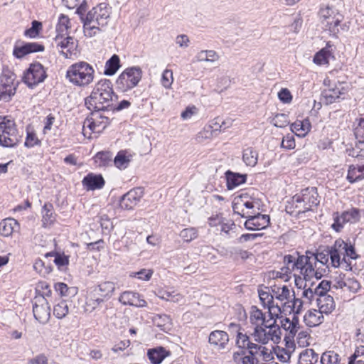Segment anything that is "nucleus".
Here are the masks:
<instances>
[{
	"label": "nucleus",
	"instance_id": "f257e3e1",
	"mask_svg": "<svg viewBox=\"0 0 364 364\" xmlns=\"http://www.w3.org/2000/svg\"><path fill=\"white\" fill-rule=\"evenodd\" d=\"M117 98L109 80L102 79L95 85L90 96L85 98V104L90 110L91 117H87L84 122L83 128L87 127L92 132H100L97 128L104 129L109 124V118L101 114L102 111L112 109V102Z\"/></svg>",
	"mask_w": 364,
	"mask_h": 364
},
{
	"label": "nucleus",
	"instance_id": "f03ea898",
	"mask_svg": "<svg viewBox=\"0 0 364 364\" xmlns=\"http://www.w3.org/2000/svg\"><path fill=\"white\" fill-rule=\"evenodd\" d=\"M112 13V7L107 3H100L93 7L83 17V27L86 36L92 37L100 31V26L104 27L108 23Z\"/></svg>",
	"mask_w": 364,
	"mask_h": 364
},
{
	"label": "nucleus",
	"instance_id": "7ed1b4c3",
	"mask_svg": "<svg viewBox=\"0 0 364 364\" xmlns=\"http://www.w3.org/2000/svg\"><path fill=\"white\" fill-rule=\"evenodd\" d=\"M329 247L331 253V267L337 268L343 266L346 270H351L350 259H356L359 257L354 245L342 239H338Z\"/></svg>",
	"mask_w": 364,
	"mask_h": 364
},
{
	"label": "nucleus",
	"instance_id": "20e7f679",
	"mask_svg": "<svg viewBox=\"0 0 364 364\" xmlns=\"http://www.w3.org/2000/svg\"><path fill=\"white\" fill-rule=\"evenodd\" d=\"M299 328V319L296 316L290 320L287 317L284 318L282 315L279 316L274 311V343H279L281 336L284 335L286 347L292 348L293 338Z\"/></svg>",
	"mask_w": 364,
	"mask_h": 364
},
{
	"label": "nucleus",
	"instance_id": "39448f33",
	"mask_svg": "<svg viewBox=\"0 0 364 364\" xmlns=\"http://www.w3.org/2000/svg\"><path fill=\"white\" fill-rule=\"evenodd\" d=\"M271 320H266L262 311L257 306L251 307L250 321L256 326L253 334L256 341L267 343L269 341H273V322Z\"/></svg>",
	"mask_w": 364,
	"mask_h": 364
},
{
	"label": "nucleus",
	"instance_id": "423d86ee",
	"mask_svg": "<svg viewBox=\"0 0 364 364\" xmlns=\"http://www.w3.org/2000/svg\"><path fill=\"white\" fill-rule=\"evenodd\" d=\"M94 75L92 66L87 62L80 61L68 67L65 77L73 85L84 87L92 82Z\"/></svg>",
	"mask_w": 364,
	"mask_h": 364
},
{
	"label": "nucleus",
	"instance_id": "0eeeda50",
	"mask_svg": "<svg viewBox=\"0 0 364 364\" xmlns=\"http://www.w3.org/2000/svg\"><path fill=\"white\" fill-rule=\"evenodd\" d=\"M23 137L16 128L14 120L0 117V146L6 148L16 146Z\"/></svg>",
	"mask_w": 364,
	"mask_h": 364
},
{
	"label": "nucleus",
	"instance_id": "6e6552de",
	"mask_svg": "<svg viewBox=\"0 0 364 364\" xmlns=\"http://www.w3.org/2000/svg\"><path fill=\"white\" fill-rule=\"evenodd\" d=\"M260 201L248 192L242 193L234 198L232 210L235 214L242 218L250 216L259 210Z\"/></svg>",
	"mask_w": 364,
	"mask_h": 364
},
{
	"label": "nucleus",
	"instance_id": "1a4fd4ad",
	"mask_svg": "<svg viewBox=\"0 0 364 364\" xmlns=\"http://www.w3.org/2000/svg\"><path fill=\"white\" fill-rule=\"evenodd\" d=\"M278 257L279 256H277ZM280 257L282 259L283 265L278 267L279 270L276 272V277L287 282L289 280L291 275L294 273L296 284L298 285L297 270L299 266L304 263L303 260L306 259L304 255H299L298 254L296 255H287L284 257L280 256Z\"/></svg>",
	"mask_w": 364,
	"mask_h": 364
},
{
	"label": "nucleus",
	"instance_id": "9d476101",
	"mask_svg": "<svg viewBox=\"0 0 364 364\" xmlns=\"http://www.w3.org/2000/svg\"><path fill=\"white\" fill-rule=\"evenodd\" d=\"M142 70L139 66L126 68L116 80L117 88L122 92H127L137 86L142 78Z\"/></svg>",
	"mask_w": 364,
	"mask_h": 364
},
{
	"label": "nucleus",
	"instance_id": "9b49d317",
	"mask_svg": "<svg viewBox=\"0 0 364 364\" xmlns=\"http://www.w3.org/2000/svg\"><path fill=\"white\" fill-rule=\"evenodd\" d=\"M320 21L325 28L333 36H336L341 28V23L343 16L337 11L326 6L319 11Z\"/></svg>",
	"mask_w": 364,
	"mask_h": 364
},
{
	"label": "nucleus",
	"instance_id": "f8f14e48",
	"mask_svg": "<svg viewBox=\"0 0 364 364\" xmlns=\"http://www.w3.org/2000/svg\"><path fill=\"white\" fill-rule=\"evenodd\" d=\"M18 82L16 75L9 69H4L0 75V101L10 102L16 92Z\"/></svg>",
	"mask_w": 364,
	"mask_h": 364
},
{
	"label": "nucleus",
	"instance_id": "ddd939ff",
	"mask_svg": "<svg viewBox=\"0 0 364 364\" xmlns=\"http://www.w3.org/2000/svg\"><path fill=\"white\" fill-rule=\"evenodd\" d=\"M47 77L45 68L38 62L30 64L28 68L24 72L23 81L30 88H33Z\"/></svg>",
	"mask_w": 364,
	"mask_h": 364
},
{
	"label": "nucleus",
	"instance_id": "4468645a",
	"mask_svg": "<svg viewBox=\"0 0 364 364\" xmlns=\"http://www.w3.org/2000/svg\"><path fill=\"white\" fill-rule=\"evenodd\" d=\"M317 188L309 187L301 191L300 194H296L292 198L293 203H304L303 210H312L316 207L320 200L318 198Z\"/></svg>",
	"mask_w": 364,
	"mask_h": 364
},
{
	"label": "nucleus",
	"instance_id": "2eb2a0df",
	"mask_svg": "<svg viewBox=\"0 0 364 364\" xmlns=\"http://www.w3.org/2000/svg\"><path fill=\"white\" fill-rule=\"evenodd\" d=\"M306 259H304V263L299 266L297 270V276L299 280H301V277L306 281L311 280L313 278L319 279L323 277V273L319 269H316V265L311 260V257L308 255H304Z\"/></svg>",
	"mask_w": 364,
	"mask_h": 364
},
{
	"label": "nucleus",
	"instance_id": "dca6fc26",
	"mask_svg": "<svg viewBox=\"0 0 364 364\" xmlns=\"http://www.w3.org/2000/svg\"><path fill=\"white\" fill-rule=\"evenodd\" d=\"M33 304V314L35 319L40 323H46L50 318V306L43 296H35Z\"/></svg>",
	"mask_w": 364,
	"mask_h": 364
},
{
	"label": "nucleus",
	"instance_id": "f3484780",
	"mask_svg": "<svg viewBox=\"0 0 364 364\" xmlns=\"http://www.w3.org/2000/svg\"><path fill=\"white\" fill-rule=\"evenodd\" d=\"M346 92L343 84L340 82L328 85V87L322 92L323 102L326 105H331L337 100L343 98L342 97Z\"/></svg>",
	"mask_w": 364,
	"mask_h": 364
},
{
	"label": "nucleus",
	"instance_id": "a211bd4d",
	"mask_svg": "<svg viewBox=\"0 0 364 364\" xmlns=\"http://www.w3.org/2000/svg\"><path fill=\"white\" fill-rule=\"evenodd\" d=\"M144 195L141 188H136L124 194L119 200V205L122 209L132 210L140 201Z\"/></svg>",
	"mask_w": 364,
	"mask_h": 364
},
{
	"label": "nucleus",
	"instance_id": "6ab92c4d",
	"mask_svg": "<svg viewBox=\"0 0 364 364\" xmlns=\"http://www.w3.org/2000/svg\"><path fill=\"white\" fill-rule=\"evenodd\" d=\"M247 220L245 223V227L250 230H261L267 226L270 222L269 216L262 215L259 210L255 214H250V216H245Z\"/></svg>",
	"mask_w": 364,
	"mask_h": 364
},
{
	"label": "nucleus",
	"instance_id": "aec40b11",
	"mask_svg": "<svg viewBox=\"0 0 364 364\" xmlns=\"http://www.w3.org/2000/svg\"><path fill=\"white\" fill-rule=\"evenodd\" d=\"M44 50V46L37 42L23 43L21 46L16 44L14 46L13 55L16 58H22L28 54L42 52Z\"/></svg>",
	"mask_w": 364,
	"mask_h": 364
},
{
	"label": "nucleus",
	"instance_id": "412c9836",
	"mask_svg": "<svg viewBox=\"0 0 364 364\" xmlns=\"http://www.w3.org/2000/svg\"><path fill=\"white\" fill-rule=\"evenodd\" d=\"M292 296H294V292H293ZM303 303L301 299L294 297L292 300L285 301L282 306H279L278 303L274 304V309H277L280 314H291V312L299 314L302 310Z\"/></svg>",
	"mask_w": 364,
	"mask_h": 364
},
{
	"label": "nucleus",
	"instance_id": "4be33fe9",
	"mask_svg": "<svg viewBox=\"0 0 364 364\" xmlns=\"http://www.w3.org/2000/svg\"><path fill=\"white\" fill-rule=\"evenodd\" d=\"M119 301L123 305L133 306L136 307H145L147 302L137 292L125 291L119 297Z\"/></svg>",
	"mask_w": 364,
	"mask_h": 364
},
{
	"label": "nucleus",
	"instance_id": "5701e85b",
	"mask_svg": "<svg viewBox=\"0 0 364 364\" xmlns=\"http://www.w3.org/2000/svg\"><path fill=\"white\" fill-rule=\"evenodd\" d=\"M115 289L116 284L114 282L104 281L92 287L90 289L106 301L112 296Z\"/></svg>",
	"mask_w": 364,
	"mask_h": 364
},
{
	"label": "nucleus",
	"instance_id": "b1692460",
	"mask_svg": "<svg viewBox=\"0 0 364 364\" xmlns=\"http://www.w3.org/2000/svg\"><path fill=\"white\" fill-rule=\"evenodd\" d=\"M82 183L87 191H95L102 188L105 181L101 174L90 173L83 178Z\"/></svg>",
	"mask_w": 364,
	"mask_h": 364
},
{
	"label": "nucleus",
	"instance_id": "393cba45",
	"mask_svg": "<svg viewBox=\"0 0 364 364\" xmlns=\"http://www.w3.org/2000/svg\"><path fill=\"white\" fill-rule=\"evenodd\" d=\"M225 174L228 190H232L247 181V174L235 173L230 170L227 171Z\"/></svg>",
	"mask_w": 364,
	"mask_h": 364
},
{
	"label": "nucleus",
	"instance_id": "a878e982",
	"mask_svg": "<svg viewBox=\"0 0 364 364\" xmlns=\"http://www.w3.org/2000/svg\"><path fill=\"white\" fill-rule=\"evenodd\" d=\"M20 225L14 218H8L0 223V233L4 237H9L14 232H18Z\"/></svg>",
	"mask_w": 364,
	"mask_h": 364
},
{
	"label": "nucleus",
	"instance_id": "bb28decb",
	"mask_svg": "<svg viewBox=\"0 0 364 364\" xmlns=\"http://www.w3.org/2000/svg\"><path fill=\"white\" fill-rule=\"evenodd\" d=\"M228 341V334L224 331H213L209 336V343L211 345L218 346L219 349H224Z\"/></svg>",
	"mask_w": 364,
	"mask_h": 364
},
{
	"label": "nucleus",
	"instance_id": "cd10ccee",
	"mask_svg": "<svg viewBox=\"0 0 364 364\" xmlns=\"http://www.w3.org/2000/svg\"><path fill=\"white\" fill-rule=\"evenodd\" d=\"M323 313L316 309L309 310L304 316V321L306 326L314 327L323 322Z\"/></svg>",
	"mask_w": 364,
	"mask_h": 364
},
{
	"label": "nucleus",
	"instance_id": "c85d7f7f",
	"mask_svg": "<svg viewBox=\"0 0 364 364\" xmlns=\"http://www.w3.org/2000/svg\"><path fill=\"white\" fill-rule=\"evenodd\" d=\"M105 301L103 299L90 289L86 296L85 311L92 312L100 308Z\"/></svg>",
	"mask_w": 364,
	"mask_h": 364
},
{
	"label": "nucleus",
	"instance_id": "c756f323",
	"mask_svg": "<svg viewBox=\"0 0 364 364\" xmlns=\"http://www.w3.org/2000/svg\"><path fill=\"white\" fill-rule=\"evenodd\" d=\"M170 355V351L166 350L164 347L149 349L147 352V356L152 364H160Z\"/></svg>",
	"mask_w": 364,
	"mask_h": 364
},
{
	"label": "nucleus",
	"instance_id": "7c9ffc66",
	"mask_svg": "<svg viewBox=\"0 0 364 364\" xmlns=\"http://www.w3.org/2000/svg\"><path fill=\"white\" fill-rule=\"evenodd\" d=\"M153 323L160 330L168 332L173 327L172 319L167 314H155L152 317Z\"/></svg>",
	"mask_w": 364,
	"mask_h": 364
},
{
	"label": "nucleus",
	"instance_id": "2f4dec72",
	"mask_svg": "<svg viewBox=\"0 0 364 364\" xmlns=\"http://www.w3.org/2000/svg\"><path fill=\"white\" fill-rule=\"evenodd\" d=\"M306 255L311 257V260L316 264V262L321 263L322 264H327L328 267L329 259L331 260L330 264L331 265V253L330 247L327 246L325 249L321 251H318L316 253L311 252H306Z\"/></svg>",
	"mask_w": 364,
	"mask_h": 364
},
{
	"label": "nucleus",
	"instance_id": "473e14b6",
	"mask_svg": "<svg viewBox=\"0 0 364 364\" xmlns=\"http://www.w3.org/2000/svg\"><path fill=\"white\" fill-rule=\"evenodd\" d=\"M311 129V124L308 119L296 120L291 125V130L296 136L304 137Z\"/></svg>",
	"mask_w": 364,
	"mask_h": 364
},
{
	"label": "nucleus",
	"instance_id": "72a5a7b5",
	"mask_svg": "<svg viewBox=\"0 0 364 364\" xmlns=\"http://www.w3.org/2000/svg\"><path fill=\"white\" fill-rule=\"evenodd\" d=\"M316 301L318 310L323 314H328L335 309V302L331 295L318 298Z\"/></svg>",
	"mask_w": 364,
	"mask_h": 364
},
{
	"label": "nucleus",
	"instance_id": "f704fd0d",
	"mask_svg": "<svg viewBox=\"0 0 364 364\" xmlns=\"http://www.w3.org/2000/svg\"><path fill=\"white\" fill-rule=\"evenodd\" d=\"M265 289L269 290V287H265ZM258 294L260 301L264 307L268 309L269 317L273 319V313L272 309L273 308V295L269 291H265L262 289H258Z\"/></svg>",
	"mask_w": 364,
	"mask_h": 364
},
{
	"label": "nucleus",
	"instance_id": "c9c22d12",
	"mask_svg": "<svg viewBox=\"0 0 364 364\" xmlns=\"http://www.w3.org/2000/svg\"><path fill=\"white\" fill-rule=\"evenodd\" d=\"M63 36V33H58L53 40L57 47H60L62 49H67V51L71 53L72 50L76 47L74 38L70 36L64 38Z\"/></svg>",
	"mask_w": 364,
	"mask_h": 364
},
{
	"label": "nucleus",
	"instance_id": "e433bc0d",
	"mask_svg": "<svg viewBox=\"0 0 364 364\" xmlns=\"http://www.w3.org/2000/svg\"><path fill=\"white\" fill-rule=\"evenodd\" d=\"M318 354L311 348L304 350L299 356L298 364H316Z\"/></svg>",
	"mask_w": 364,
	"mask_h": 364
},
{
	"label": "nucleus",
	"instance_id": "4c0bfd02",
	"mask_svg": "<svg viewBox=\"0 0 364 364\" xmlns=\"http://www.w3.org/2000/svg\"><path fill=\"white\" fill-rule=\"evenodd\" d=\"M120 66L119 57L117 55L114 54L105 63L104 74L107 76H112L117 72Z\"/></svg>",
	"mask_w": 364,
	"mask_h": 364
},
{
	"label": "nucleus",
	"instance_id": "58836bf2",
	"mask_svg": "<svg viewBox=\"0 0 364 364\" xmlns=\"http://www.w3.org/2000/svg\"><path fill=\"white\" fill-rule=\"evenodd\" d=\"M53 206L51 203H45L42 208V223L43 227H47L52 225L55 220V215H53Z\"/></svg>",
	"mask_w": 364,
	"mask_h": 364
},
{
	"label": "nucleus",
	"instance_id": "ea45409f",
	"mask_svg": "<svg viewBox=\"0 0 364 364\" xmlns=\"http://www.w3.org/2000/svg\"><path fill=\"white\" fill-rule=\"evenodd\" d=\"M94 159L98 166H109L112 163V154L108 151H100L95 154Z\"/></svg>",
	"mask_w": 364,
	"mask_h": 364
},
{
	"label": "nucleus",
	"instance_id": "a19ab883",
	"mask_svg": "<svg viewBox=\"0 0 364 364\" xmlns=\"http://www.w3.org/2000/svg\"><path fill=\"white\" fill-rule=\"evenodd\" d=\"M242 159L249 166H255L258 160V154L252 147H247L243 150Z\"/></svg>",
	"mask_w": 364,
	"mask_h": 364
},
{
	"label": "nucleus",
	"instance_id": "79ce46f5",
	"mask_svg": "<svg viewBox=\"0 0 364 364\" xmlns=\"http://www.w3.org/2000/svg\"><path fill=\"white\" fill-rule=\"evenodd\" d=\"M130 157L131 156L127 155L126 151L121 150L114 157L113 160L114 164L119 169H124L129 166L131 161Z\"/></svg>",
	"mask_w": 364,
	"mask_h": 364
},
{
	"label": "nucleus",
	"instance_id": "37998d69",
	"mask_svg": "<svg viewBox=\"0 0 364 364\" xmlns=\"http://www.w3.org/2000/svg\"><path fill=\"white\" fill-rule=\"evenodd\" d=\"M54 289L56 292L61 296L70 297L75 296L77 289L75 287H68V286L63 282H58L55 284Z\"/></svg>",
	"mask_w": 364,
	"mask_h": 364
},
{
	"label": "nucleus",
	"instance_id": "c03bdc74",
	"mask_svg": "<svg viewBox=\"0 0 364 364\" xmlns=\"http://www.w3.org/2000/svg\"><path fill=\"white\" fill-rule=\"evenodd\" d=\"M26 148L31 149L36 146H41V141L38 138L36 132L30 129V127H26V136L24 142Z\"/></svg>",
	"mask_w": 364,
	"mask_h": 364
},
{
	"label": "nucleus",
	"instance_id": "a18cd8bd",
	"mask_svg": "<svg viewBox=\"0 0 364 364\" xmlns=\"http://www.w3.org/2000/svg\"><path fill=\"white\" fill-rule=\"evenodd\" d=\"M69 312V307L66 300H61L53 306V314L59 319L65 318Z\"/></svg>",
	"mask_w": 364,
	"mask_h": 364
},
{
	"label": "nucleus",
	"instance_id": "49530a36",
	"mask_svg": "<svg viewBox=\"0 0 364 364\" xmlns=\"http://www.w3.org/2000/svg\"><path fill=\"white\" fill-rule=\"evenodd\" d=\"M197 61L215 62L219 59V55L215 50H201L196 55Z\"/></svg>",
	"mask_w": 364,
	"mask_h": 364
},
{
	"label": "nucleus",
	"instance_id": "de8ad7c7",
	"mask_svg": "<svg viewBox=\"0 0 364 364\" xmlns=\"http://www.w3.org/2000/svg\"><path fill=\"white\" fill-rule=\"evenodd\" d=\"M330 288L331 282L327 280H322L314 289H313V292L316 299L323 297L324 296H328V294L327 292L329 291Z\"/></svg>",
	"mask_w": 364,
	"mask_h": 364
},
{
	"label": "nucleus",
	"instance_id": "09e8293b",
	"mask_svg": "<svg viewBox=\"0 0 364 364\" xmlns=\"http://www.w3.org/2000/svg\"><path fill=\"white\" fill-rule=\"evenodd\" d=\"M321 364H339L340 355L332 350L324 352L321 356Z\"/></svg>",
	"mask_w": 364,
	"mask_h": 364
},
{
	"label": "nucleus",
	"instance_id": "8fccbe9b",
	"mask_svg": "<svg viewBox=\"0 0 364 364\" xmlns=\"http://www.w3.org/2000/svg\"><path fill=\"white\" fill-rule=\"evenodd\" d=\"M342 215L343 221H346L350 223H355L360 219V210L354 208L344 211Z\"/></svg>",
	"mask_w": 364,
	"mask_h": 364
},
{
	"label": "nucleus",
	"instance_id": "3c124183",
	"mask_svg": "<svg viewBox=\"0 0 364 364\" xmlns=\"http://www.w3.org/2000/svg\"><path fill=\"white\" fill-rule=\"evenodd\" d=\"M292 348H280L279 346L274 347V355H277L278 360L283 363H288L291 357V349Z\"/></svg>",
	"mask_w": 364,
	"mask_h": 364
},
{
	"label": "nucleus",
	"instance_id": "603ef678",
	"mask_svg": "<svg viewBox=\"0 0 364 364\" xmlns=\"http://www.w3.org/2000/svg\"><path fill=\"white\" fill-rule=\"evenodd\" d=\"M41 29V22L34 20L31 23V27L25 30L24 36L31 38H35L39 36Z\"/></svg>",
	"mask_w": 364,
	"mask_h": 364
},
{
	"label": "nucleus",
	"instance_id": "864d4df0",
	"mask_svg": "<svg viewBox=\"0 0 364 364\" xmlns=\"http://www.w3.org/2000/svg\"><path fill=\"white\" fill-rule=\"evenodd\" d=\"M348 155L360 159H364V139L357 140L355 147L349 150Z\"/></svg>",
	"mask_w": 364,
	"mask_h": 364
},
{
	"label": "nucleus",
	"instance_id": "5fc2aeb1",
	"mask_svg": "<svg viewBox=\"0 0 364 364\" xmlns=\"http://www.w3.org/2000/svg\"><path fill=\"white\" fill-rule=\"evenodd\" d=\"M330 55V51L326 48H323L316 53L313 61L314 63L319 65L327 64L328 63V58Z\"/></svg>",
	"mask_w": 364,
	"mask_h": 364
},
{
	"label": "nucleus",
	"instance_id": "6e6d98bb",
	"mask_svg": "<svg viewBox=\"0 0 364 364\" xmlns=\"http://www.w3.org/2000/svg\"><path fill=\"white\" fill-rule=\"evenodd\" d=\"M198 230L195 228H188L182 230L179 234L184 242H189L198 237Z\"/></svg>",
	"mask_w": 364,
	"mask_h": 364
},
{
	"label": "nucleus",
	"instance_id": "4d7b16f0",
	"mask_svg": "<svg viewBox=\"0 0 364 364\" xmlns=\"http://www.w3.org/2000/svg\"><path fill=\"white\" fill-rule=\"evenodd\" d=\"M36 296H50L52 291L49 284L46 282H40L36 288Z\"/></svg>",
	"mask_w": 364,
	"mask_h": 364
},
{
	"label": "nucleus",
	"instance_id": "13d9d810",
	"mask_svg": "<svg viewBox=\"0 0 364 364\" xmlns=\"http://www.w3.org/2000/svg\"><path fill=\"white\" fill-rule=\"evenodd\" d=\"M159 296L162 299L173 302H178L182 299L181 294L176 293L174 291L167 290L160 291Z\"/></svg>",
	"mask_w": 364,
	"mask_h": 364
},
{
	"label": "nucleus",
	"instance_id": "bf43d9fd",
	"mask_svg": "<svg viewBox=\"0 0 364 364\" xmlns=\"http://www.w3.org/2000/svg\"><path fill=\"white\" fill-rule=\"evenodd\" d=\"M304 203H289V205H287L286 206V211L291 214V215H293L294 213H295L296 215V214H300V213H304L306 212H307L308 210H303V208H304Z\"/></svg>",
	"mask_w": 364,
	"mask_h": 364
},
{
	"label": "nucleus",
	"instance_id": "052dcab7",
	"mask_svg": "<svg viewBox=\"0 0 364 364\" xmlns=\"http://www.w3.org/2000/svg\"><path fill=\"white\" fill-rule=\"evenodd\" d=\"M236 345L239 348L248 349L249 346L251 345L249 336L242 333H238L236 338Z\"/></svg>",
	"mask_w": 364,
	"mask_h": 364
},
{
	"label": "nucleus",
	"instance_id": "680f3d73",
	"mask_svg": "<svg viewBox=\"0 0 364 364\" xmlns=\"http://www.w3.org/2000/svg\"><path fill=\"white\" fill-rule=\"evenodd\" d=\"M70 19L68 16L61 14L59 18V22L56 26V32L58 33H63L66 31L70 27Z\"/></svg>",
	"mask_w": 364,
	"mask_h": 364
},
{
	"label": "nucleus",
	"instance_id": "e2e57ef3",
	"mask_svg": "<svg viewBox=\"0 0 364 364\" xmlns=\"http://www.w3.org/2000/svg\"><path fill=\"white\" fill-rule=\"evenodd\" d=\"M173 81V73L171 70L166 69L161 76V84L162 85L168 89L170 88Z\"/></svg>",
	"mask_w": 364,
	"mask_h": 364
},
{
	"label": "nucleus",
	"instance_id": "0e129e2a",
	"mask_svg": "<svg viewBox=\"0 0 364 364\" xmlns=\"http://www.w3.org/2000/svg\"><path fill=\"white\" fill-rule=\"evenodd\" d=\"M344 286L347 290L353 293L358 292L361 287L360 282L354 278H348L346 279Z\"/></svg>",
	"mask_w": 364,
	"mask_h": 364
},
{
	"label": "nucleus",
	"instance_id": "69168bd1",
	"mask_svg": "<svg viewBox=\"0 0 364 364\" xmlns=\"http://www.w3.org/2000/svg\"><path fill=\"white\" fill-rule=\"evenodd\" d=\"M281 146L285 149H293L295 148V140L292 134H288L283 137L281 141Z\"/></svg>",
	"mask_w": 364,
	"mask_h": 364
},
{
	"label": "nucleus",
	"instance_id": "338daca9",
	"mask_svg": "<svg viewBox=\"0 0 364 364\" xmlns=\"http://www.w3.org/2000/svg\"><path fill=\"white\" fill-rule=\"evenodd\" d=\"M279 100L284 104H289L292 101V95L287 88H282L277 94Z\"/></svg>",
	"mask_w": 364,
	"mask_h": 364
},
{
	"label": "nucleus",
	"instance_id": "774afa93",
	"mask_svg": "<svg viewBox=\"0 0 364 364\" xmlns=\"http://www.w3.org/2000/svg\"><path fill=\"white\" fill-rule=\"evenodd\" d=\"M354 134L357 140L364 139V117L358 119V125L354 129Z\"/></svg>",
	"mask_w": 364,
	"mask_h": 364
}]
</instances>
